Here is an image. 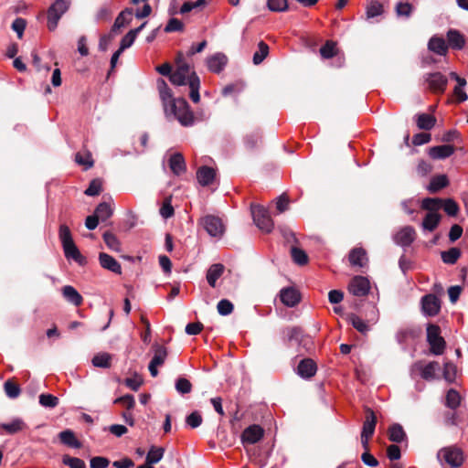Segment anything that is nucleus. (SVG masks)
<instances>
[{
    "label": "nucleus",
    "instance_id": "obj_21",
    "mask_svg": "<svg viewBox=\"0 0 468 468\" xmlns=\"http://www.w3.org/2000/svg\"><path fill=\"white\" fill-rule=\"evenodd\" d=\"M428 49L437 55L446 56L448 53V45L441 37L433 36L428 42Z\"/></svg>",
    "mask_w": 468,
    "mask_h": 468
},
{
    "label": "nucleus",
    "instance_id": "obj_46",
    "mask_svg": "<svg viewBox=\"0 0 468 468\" xmlns=\"http://www.w3.org/2000/svg\"><path fill=\"white\" fill-rule=\"evenodd\" d=\"M167 356V350L165 346H154V355L150 361V363L154 364V366H162L165 358Z\"/></svg>",
    "mask_w": 468,
    "mask_h": 468
},
{
    "label": "nucleus",
    "instance_id": "obj_31",
    "mask_svg": "<svg viewBox=\"0 0 468 468\" xmlns=\"http://www.w3.org/2000/svg\"><path fill=\"white\" fill-rule=\"evenodd\" d=\"M441 219V215L439 212H428L422 221V228L428 231H433L437 229Z\"/></svg>",
    "mask_w": 468,
    "mask_h": 468
},
{
    "label": "nucleus",
    "instance_id": "obj_33",
    "mask_svg": "<svg viewBox=\"0 0 468 468\" xmlns=\"http://www.w3.org/2000/svg\"><path fill=\"white\" fill-rule=\"evenodd\" d=\"M188 85L190 88V93H189L190 99L195 103H197L200 101V95H199L200 80L195 71H192L191 75L189 76V84Z\"/></svg>",
    "mask_w": 468,
    "mask_h": 468
},
{
    "label": "nucleus",
    "instance_id": "obj_54",
    "mask_svg": "<svg viewBox=\"0 0 468 468\" xmlns=\"http://www.w3.org/2000/svg\"><path fill=\"white\" fill-rule=\"evenodd\" d=\"M102 190V181L100 178L92 179L84 194L89 197L99 196Z\"/></svg>",
    "mask_w": 468,
    "mask_h": 468
},
{
    "label": "nucleus",
    "instance_id": "obj_22",
    "mask_svg": "<svg viewBox=\"0 0 468 468\" xmlns=\"http://www.w3.org/2000/svg\"><path fill=\"white\" fill-rule=\"evenodd\" d=\"M133 10L131 7L123 9L116 17L112 27V32H117L122 27L130 25L133 20Z\"/></svg>",
    "mask_w": 468,
    "mask_h": 468
},
{
    "label": "nucleus",
    "instance_id": "obj_3",
    "mask_svg": "<svg viewBox=\"0 0 468 468\" xmlns=\"http://www.w3.org/2000/svg\"><path fill=\"white\" fill-rule=\"evenodd\" d=\"M426 332L430 352L435 356L442 355L446 349V341L441 335V327L435 324H428Z\"/></svg>",
    "mask_w": 468,
    "mask_h": 468
},
{
    "label": "nucleus",
    "instance_id": "obj_25",
    "mask_svg": "<svg viewBox=\"0 0 468 468\" xmlns=\"http://www.w3.org/2000/svg\"><path fill=\"white\" fill-rule=\"evenodd\" d=\"M316 364L311 358L302 359L297 367V373L303 378H309L316 373Z\"/></svg>",
    "mask_w": 468,
    "mask_h": 468
},
{
    "label": "nucleus",
    "instance_id": "obj_39",
    "mask_svg": "<svg viewBox=\"0 0 468 468\" xmlns=\"http://www.w3.org/2000/svg\"><path fill=\"white\" fill-rule=\"evenodd\" d=\"M442 202V198L426 197L421 201V208L428 212H438L441 208Z\"/></svg>",
    "mask_w": 468,
    "mask_h": 468
},
{
    "label": "nucleus",
    "instance_id": "obj_15",
    "mask_svg": "<svg viewBox=\"0 0 468 468\" xmlns=\"http://www.w3.org/2000/svg\"><path fill=\"white\" fill-rule=\"evenodd\" d=\"M365 420L363 422L361 435L373 436L377 425V416L374 410L368 407L365 409Z\"/></svg>",
    "mask_w": 468,
    "mask_h": 468
},
{
    "label": "nucleus",
    "instance_id": "obj_6",
    "mask_svg": "<svg viewBox=\"0 0 468 468\" xmlns=\"http://www.w3.org/2000/svg\"><path fill=\"white\" fill-rule=\"evenodd\" d=\"M251 214L256 226L263 232L270 233L273 229V220L269 211L261 205L251 206Z\"/></svg>",
    "mask_w": 468,
    "mask_h": 468
},
{
    "label": "nucleus",
    "instance_id": "obj_18",
    "mask_svg": "<svg viewBox=\"0 0 468 468\" xmlns=\"http://www.w3.org/2000/svg\"><path fill=\"white\" fill-rule=\"evenodd\" d=\"M228 58L223 53H216L207 58V65L210 71L220 73L227 65Z\"/></svg>",
    "mask_w": 468,
    "mask_h": 468
},
{
    "label": "nucleus",
    "instance_id": "obj_37",
    "mask_svg": "<svg viewBox=\"0 0 468 468\" xmlns=\"http://www.w3.org/2000/svg\"><path fill=\"white\" fill-rule=\"evenodd\" d=\"M462 397L460 393L454 389L451 388L447 391L445 397V406L450 410H456L461 405Z\"/></svg>",
    "mask_w": 468,
    "mask_h": 468
},
{
    "label": "nucleus",
    "instance_id": "obj_48",
    "mask_svg": "<svg viewBox=\"0 0 468 468\" xmlns=\"http://www.w3.org/2000/svg\"><path fill=\"white\" fill-rule=\"evenodd\" d=\"M112 356L108 353H101L93 356L92 365L96 367L109 368Z\"/></svg>",
    "mask_w": 468,
    "mask_h": 468
},
{
    "label": "nucleus",
    "instance_id": "obj_63",
    "mask_svg": "<svg viewBox=\"0 0 468 468\" xmlns=\"http://www.w3.org/2000/svg\"><path fill=\"white\" fill-rule=\"evenodd\" d=\"M444 422L448 426H457L460 419L456 410H450L443 414Z\"/></svg>",
    "mask_w": 468,
    "mask_h": 468
},
{
    "label": "nucleus",
    "instance_id": "obj_4",
    "mask_svg": "<svg viewBox=\"0 0 468 468\" xmlns=\"http://www.w3.org/2000/svg\"><path fill=\"white\" fill-rule=\"evenodd\" d=\"M176 69L172 71L170 75V81L175 85H186L189 84L190 66L185 60L182 52H178L176 58Z\"/></svg>",
    "mask_w": 468,
    "mask_h": 468
},
{
    "label": "nucleus",
    "instance_id": "obj_30",
    "mask_svg": "<svg viewBox=\"0 0 468 468\" xmlns=\"http://www.w3.org/2000/svg\"><path fill=\"white\" fill-rule=\"evenodd\" d=\"M416 124L419 129L430 131L436 124V118L429 113H419L415 115Z\"/></svg>",
    "mask_w": 468,
    "mask_h": 468
},
{
    "label": "nucleus",
    "instance_id": "obj_44",
    "mask_svg": "<svg viewBox=\"0 0 468 468\" xmlns=\"http://www.w3.org/2000/svg\"><path fill=\"white\" fill-rule=\"evenodd\" d=\"M164 453V448L152 446L146 455V463L151 465L157 463L163 458Z\"/></svg>",
    "mask_w": 468,
    "mask_h": 468
},
{
    "label": "nucleus",
    "instance_id": "obj_1",
    "mask_svg": "<svg viewBox=\"0 0 468 468\" xmlns=\"http://www.w3.org/2000/svg\"><path fill=\"white\" fill-rule=\"evenodd\" d=\"M167 117L173 116L183 126H191L195 122V116L186 99L176 98L170 101V103L164 108Z\"/></svg>",
    "mask_w": 468,
    "mask_h": 468
},
{
    "label": "nucleus",
    "instance_id": "obj_38",
    "mask_svg": "<svg viewBox=\"0 0 468 468\" xmlns=\"http://www.w3.org/2000/svg\"><path fill=\"white\" fill-rule=\"evenodd\" d=\"M462 255V251L459 248L452 247L448 250L441 252V258L446 264H455Z\"/></svg>",
    "mask_w": 468,
    "mask_h": 468
},
{
    "label": "nucleus",
    "instance_id": "obj_12",
    "mask_svg": "<svg viewBox=\"0 0 468 468\" xmlns=\"http://www.w3.org/2000/svg\"><path fill=\"white\" fill-rule=\"evenodd\" d=\"M264 435V430L257 424L246 428L241 433V441L243 444H254L260 441Z\"/></svg>",
    "mask_w": 468,
    "mask_h": 468
},
{
    "label": "nucleus",
    "instance_id": "obj_45",
    "mask_svg": "<svg viewBox=\"0 0 468 468\" xmlns=\"http://www.w3.org/2000/svg\"><path fill=\"white\" fill-rule=\"evenodd\" d=\"M102 239L107 247L113 251L121 250V243L117 237L111 231H105L102 235Z\"/></svg>",
    "mask_w": 468,
    "mask_h": 468
},
{
    "label": "nucleus",
    "instance_id": "obj_24",
    "mask_svg": "<svg viewBox=\"0 0 468 468\" xmlns=\"http://www.w3.org/2000/svg\"><path fill=\"white\" fill-rule=\"evenodd\" d=\"M27 429V424L20 418L14 419L9 423H2L0 424V434H3V431L6 434L13 435L18 433Z\"/></svg>",
    "mask_w": 468,
    "mask_h": 468
},
{
    "label": "nucleus",
    "instance_id": "obj_14",
    "mask_svg": "<svg viewBox=\"0 0 468 468\" xmlns=\"http://www.w3.org/2000/svg\"><path fill=\"white\" fill-rule=\"evenodd\" d=\"M448 48L461 50L465 47L466 38L459 30L451 28L446 34Z\"/></svg>",
    "mask_w": 468,
    "mask_h": 468
},
{
    "label": "nucleus",
    "instance_id": "obj_20",
    "mask_svg": "<svg viewBox=\"0 0 468 468\" xmlns=\"http://www.w3.org/2000/svg\"><path fill=\"white\" fill-rule=\"evenodd\" d=\"M348 261L352 266L363 268L367 264L368 261L367 251L360 247L354 248L349 252Z\"/></svg>",
    "mask_w": 468,
    "mask_h": 468
},
{
    "label": "nucleus",
    "instance_id": "obj_43",
    "mask_svg": "<svg viewBox=\"0 0 468 468\" xmlns=\"http://www.w3.org/2000/svg\"><path fill=\"white\" fill-rule=\"evenodd\" d=\"M4 389L6 396L10 399H16L21 393V388L15 382L14 378H9L4 383Z\"/></svg>",
    "mask_w": 468,
    "mask_h": 468
},
{
    "label": "nucleus",
    "instance_id": "obj_28",
    "mask_svg": "<svg viewBox=\"0 0 468 468\" xmlns=\"http://www.w3.org/2000/svg\"><path fill=\"white\" fill-rule=\"evenodd\" d=\"M62 295L66 301L79 307L83 303V297L80 292L71 285H65L61 289Z\"/></svg>",
    "mask_w": 468,
    "mask_h": 468
},
{
    "label": "nucleus",
    "instance_id": "obj_62",
    "mask_svg": "<svg viewBox=\"0 0 468 468\" xmlns=\"http://www.w3.org/2000/svg\"><path fill=\"white\" fill-rule=\"evenodd\" d=\"M413 10V5L408 2H399L396 5V13L399 16L409 17Z\"/></svg>",
    "mask_w": 468,
    "mask_h": 468
},
{
    "label": "nucleus",
    "instance_id": "obj_55",
    "mask_svg": "<svg viewBox=\"0 0 468 468\" xmlns=\"http://www.w3.org/2000/svg\"><path fill=\"white\" fill-rule=\"evenodd\" d=\"M351 324L361 334H366L369 330V326L356 314H351L349 315Z\"/></svg>",
    "mask_w": 468,
    "mask_h": 468
},
{
    "label": "nucleus",
    "instance_id": "obj_34",
    "mask_svg": "<svg viewBox=\"0 0 468 468\" xmlns=\"http://www.w3.org/2000/svg\"><path fill=\"white\" fill-rule=\"evenodd\" d=\"M157 88L164 108L170 103V101H175L176 99L173 98L171 90L163 79H159L157 80Z\"/></svg>",
    "mask_w": 468,
    "mask_h": 468
},
{
    "label": "nucleus",
    "instance_id": "obj_2",
    "mask_svg": "<svg viewBox=\"0 0 468 468\" xmlns=\"http://www.w3.org/2000/svg\"><path fill=\"white\" fill-rule=\"evenodd\" d=\"M437 459L443 468H459L465 461L463 451L457 445L440 449L437 453Z\"/></svg>",
    "mask_w": 468,
    "mask_h": 468
},
{
    "label": "nucleus",
    "instance_id": "obj_56",
    "mask_svg": "<svg viewBox=\"0 0 468 468\" xmlns=\"http://www.w3.org/2000/svg\"><path fill=\"white\" fill-rule=\"evenodd\" d=\"M58 238L61 245L74 242L69 228L66 224H61L58 229Z\"/></svg>",
    "mask_w": 468,
    "mask_h": 468
},
{
    "label": "nucleus",
    "instance_id": "obj_27",
    "mask_svg": "<svg viewBox=\"0 0 468 468\" xmlns=\"http://www.w3.org/2000/svg\"><path fill=\"white\" fill-rule=\"evenodd\" d=\"M288 344L301 345L306 338L303 330L299 326L287 327L283 329Z\"/></svg>",
    "mask_w": 468,
    "mask_h": 468
},
{
    "label": "nucleus",
    "instance_id": "obj_49",
    "mask_svg": "<svg viewBox=\"0 0 468 468\" xmlns=\"http://www.w3.org/2000/svg\"><path fill=\"white\" fill-rule=\"evenodd\" d=\"M441 207L450 217H456L460 211L458 203L452 198L443 199Z\"/></svg>",
    "mask_w": 468,
    "mask_h": 468
},
{
    "label": "nucleus",
    "instance_id": "obj_10",
    "mask_svg": "<svg viewBox=\"0 0 468 468\" xmlns=\"http://www.w3.org/2000/svg\"><path fill=\"white\" fill-rule=\"evenodd\" d=\"M425 80L429 84V88L436 93H443L446 90L448 80L441 72L428 73L425 76Z\"/></svg>",
    "mask_w": 468,
    "mask_h": 468
},
{
    "label": "nucleus",
    "instance_id": "obj_23",
    "mask_svg": "<svg viewBox=\"0 0 468 468\" xmlns=\"http://www.w3.org/2000/svg\"><path fill=\"white\" fill-rule=\"evenodd\" d=\"M215 177L216 171L212 167L203 165L197 171V179L198 183L203 186L211 185Z\"/></svg>",
    "mask_w": 468,
    "mask_h": 468
},
{
    "label": "nucleus",
    "instance_id": "obj_8",
    "mask_svg": "<svg viewBox=\"0 0 468 468\" xmlns=\"http://www.w3.org/2000/svg\"><path fill=\"white\" fill-rule=\"evenodd\" d=\"M370 290V283L367 278L363 276H355L348 284V291L355 296L362 297L367 295Z\"/></svg>",
    "mask_w": 468,
    "mask_h": 468
},
{
    "label": "nucleus",
    "instance_id": "obj_9",
    "mask_svg": "<svg viewBox=\"0 0 468 468\" xmlns=\"http://www.w3.org/2000/svg\"><path fill=\"white\" fill-rule=\"evenodd\" d=\"M421 310L427 316H435L440 313L441 301L433 293H429L421 298Z\"/></svg>",
    "mask_w": 468,
    "mask_h": 468
},
{
    "label": "nucleus",
    "instance_id": "obj_57",
    "mask_svg": "<svg viewBox=\"0 0 468 468\" xmlns=\"http://www.w3.org/2000/svg\"><path fill=\"white\" fill-rule=\"evenodd\" d=\"M62 463L63 464L69 466V468H86V464L83 460L77 457H71L68 454L63 456Z\"/></svg>",
    "mask_w": 468,
    "mask_h": 468
},
{
    "label": "nucleus",
    "instance_id": "obj_32",
    "mask_svg": "<svg viewBox=\"0 0 468 468\" xmlns=\"http://www.w3.org/2000/svg\"><path fill=\"white\" fill-rule=\"evenodd\" d=\"M420 370V376L425 380H432L435 378V372L440 368L437 361L429 362L426 366L422 367L420 363L415 365Z\"/></svg>",
    "mask_w": 468,
    "mask_h": 468
},
{
    "label": "nucleus",
    "instance_id": "obj_7",
    "mask_svg": "<svg viewBox=\"0 0 468 468\" xmlns=\"http://www.w3.org/2000/svg\"><path fill=\"white\" fill-rule=\"evenodd\" d=\"M201 224L206 231L212 237L220 238L224 234L225 227L220 218L207 215L201 218Z\"/></svg>",
    "mask_w": 468,
    "mask_h": 468
},
{
    "label": "nucleus",
    "instance_id": "obj_26",
    "mask_svg": "<svg viewBox=\"0 0 468 468\" xmlns=\"http://www.w3.org/2000/svg\"><path fill=\"white\" fill-rule=\"evenodd\" d=\"M169 167L176 176H180L186 170L185 158L181 153H175L169 158Z\"/></svg>",
    "mask_w": 468,
    "mask_h": 468
},
{
    "label": "nucleus",
    "instance_id": "obj_42",
    "mask_svg": "<svg viewBox=\"0 0 468 468\" xmlns=\"http://www.w3.org/2000/svg\"><path fill=\"white\" fill-rule=\"evenodd\" d=\"M94 214L98 215L100 220L105 221L112 216L113 210L109 203L101 202L96 207Z\"/></svg>",
    "mask_w": 468,
    "mask_h": 468
},
{
    "label": "nucleus",
    "instance_id": "obj_40",
    "mask_svg": "<svg viewBox=\"0 0 468 468\" xmlns=\"http://www.w3.org/2000/svg\"><path fill=\"white\" fill-rule=\"evenodd\" d=\"M337 53L338 49L336 48V42L333 40H326L320 48V55L325 59L334 58Z\"/></svg>",
    "mask_w": 468,
    "mask_h": 468
},
{
    "label": "nucleus",
    "instance_id": "obj_16",
    "mask_svg": "<svg viewBox=\"0 0 468 468\" xmlns=\"http://www.w3.org/2000/svg\"><path fill=\"white\" fill-rule=\"evenodd\" d=\"M280 298L282 303L288 306V307H293L296 304L299 303L301 300L300 292L292 287L284 288L280 292Z\"/></svg>",
    "mask_w": 468,
    "mask_h": 468
},
{
    "label": "nucleus",
    "instance_id": "obj_35",
    "mask_svg": "<svg viewBox=\"0 0 468 468\" xmlns=\"http://www.w3.org/2000/svg\"><path fill=\"white\" fill-rule=\"evenodd\" d=\"M224 266L220 263L212 264L207 272V281L211 287L216 286L217 280L223 274Z\"/></svg>",
    "mask_w": 468,
    "mask_h": 468
},
{
    "label": "nucleus",
    "instance_id": "obj_13",
    "mask_svg": "<svg viewBox=\"0 0 468 468\" xmlns=\"http://www.w3.org/2000/svg\"><path fill=\"white\" fill-rule=\"evenodd\" d=\"M456 148L452 144H441L429 148V156L433 160H443L454 154Z\"/></svg>",
    "mask_w": 468,
    "mask_h": 468
},
{
    "label": "nucleus",
    "instance_id": "obj_64",
    "mask_svg": "<svg viewBox=\"0 0 468 468\" xmlns=\"http://www.w3.org/2000/svg\"><path fill=\"white\" fill-rule=\"evenodd\" d=\"M110 464V460L106 457L96 456L90 459V468H106Z\"/></svg>",
    "mask_w": 468,
    "mask_h": 468
},
{
    "label": "nucleus",
    "instance_id": "obj_17",
    "mask_svg": "<svg viewBox=\"0 0 468 468\" xmlns=\"http://www.w3.org/2000/svg\"><path fill=\"white\" fill-rule=\"evenodd\" d=\"M65 257L68 260H73L79 265L84 266L87 264V259L80 253L75 242L65 244L62 246Z\"/></svg>",
    "mask_w": 468,
    "mask_h": 468
},
{
    "label": "nucleus",
    "instance_id": "obj_59",
    "mask_svg": "<svg viewBox=\"0 0 468 468\" xmlns=\"http://www.w3.org/2000/svg\"><path fill=\"white\" fill-rule=\"evenodd\" d=\"M268 7L273 12H282L289 8L287 0H268Z\"/></svg>",
    "mask_w": 468,
    "mask_h": 468
},
{
    "label": "nucleus",
    "instance_id": "obj_47",
    "mask_svg": "<svg viewBox=\"0 0 468 468\" xmlns=\"http://www.w3.org/2000/svg\"><path fill=\"white\" fill-rule=\"evenodd\" d=\"M269 54V46L264 42L261 41L258 44V50L253 55V63L255 65L261 64Z\"/></svg>",
    "mask_w": 468,
    "mask_h": 468
},
{
    "label": "nucleus",
    "instance_id": "obj_61",
    "mask_svg": "<svg viewBox=\"0 0 468 468\" xmlns=\"http://www.w3.org/2000/svg\"><path fill=\"white\" fill-rule=\"evenodd\" d=\"M202 421L203 418L198 411H193L186 418V424L192 429L199 427Z\"/></svg>",
    "mask_w": 468,
    "mask_h": 468
},
{
    "label": "nucleus",
    "instance_id": "obj_51",
    "mask_svg": "<svg viewBox=\"0 0 468 468\" xmlns=\"http://www.w3.org/2000/svg\"><path fill=\"white\" fill-rule=\"evenodd\" d=\"M175 388L179 394L186 395L192 391L193 386L187 378L180 377L176 380Z\"/></svg>",
    "mask_w": 468,
    "mask_h": 468
},
{
    "label": "nucleus",
    "instance_id": "obj_36",
    "mask_svg": "<svg viewBox=\"0 0 468 468\" xmlns=\"http://www.w3.org/2000/svg\"><path fill=\"white\" fill-rule=\"evenodd\" d=\"M406 432L400 424L395 423L388 428L389 441L396 443H400L406 439Z\"/></svg>",
    "mask_w": 468,
    "mask_h": 468
},
{
    "label": "nucleus",
    "instance_id": "obj_60",
    "mask_svg": "<svg viewBox=\"0 0 468 468\" xmlns=\"http://www.w3.org/2000/svg\"><path fill=\"white\" fill-rule=\"evenodd\" d=\"M383 13V5L378 1H372L367 8V16L368 18L380 16Z\"/></svg>",
    "mask_w": 468,
    "mask_h": 468
},
{
    "label": "nucleus",
    "instance_id": "obj_53",
    "mask_svg": "<svg viewBox=\"0 0 468 468\" xmlns=\"http://www.w3.org/2000/svg\"><path fill=\"white\" fill-rule=\"evenodd\" d=\"M39 404L45 408L53 409L58 405V398L49 393H42L39 396Z\"/></svg>",
    "mask_w": 468,
    "mask_h": 468
},
{
    "label": "nucleus",
    "instance_id": "obj_58",
    "mask_svg": "<svg viewBox=\"0 0 468 468\" xmlns=\"http://www.w3.org/2000/svg\"><path fill=\"white\" fill-rule=\"evenodd\" d=\"M217 309L220 315L225 316L230 314L233 312L234 305L230 301L222 299L218 303Z\"/></svg>",
    "mask_w": 468,
    "mask_h": 468
},
{
    "label": "nucleus",
    "instance_id": "obj_11",
    "mask_svg": "<svg viewBox=\"0 0 468 468\" xmlns=\"http://www.w3.org/2000/svg\"><path fill=\"white\" fill-rule=\"evenodd\" d=\"M416 230L411 226H405L400 229L393 237L394 242L401 247H409L415 240Z\"/></svg>",
    "mask_w": 468,
    "mask_h": 468
},
{
    "label": "nucleus",
    "instance_id": "obj_19",
    "mask_svg": "<svg viewBox=\"0 0 468 468\" xmlns=\"http://www.w3.org/2000/svg\"><path fill=\"white\" fill-rule=\"evenodd\" d=\"M100 265L108 271H111L116 274L122 273L121 264L111 255L105 252L99 253Z\"/></svg>",
    "mask_w": 468,
    "mask_h": 468
},
{
    "label": "nucleus",
    "instance_id": "obj_41",
    "mask_svg": "<svg viewBox=\"0 0 468 468\" xmlns=\"http://www.w3.org/2000/svg\"><path fill=\"white\" fill-rule=\"evenodd\" d=\"M60 441L69 447L80 448V442L77 440L74 432L70 430H66L58 434Z\"/></svg>",
    "mask_w": 468,
    "mask_h": 468
},
{
    "label": "nucleus",
    "instance_id": "obj_52",
    "mask_svg": "<svg viewBox=\"0 0 468 468\" xmlns=\"http://www.w3.org/2000/svg\"><path fill=\"white\" fill-rule=\"evenodd\" d=\"M291 256L295 263L298 265H305L308 262V256L306 252L297 247H292L291 249Z\"/></svg>",
    "mask_w": 468,
    "mask_h": 468
},
{
    "label": "nucleus",
    "instance_id": "obj_50",
    "mask_svg": "<svg viewBox=\"0 0 468 468\" xmlns=\"http://www.w3.org/2000/svg\"><path fill=\"white\" fill-rule=\"evenodd\" d=\"M457 375V367L451 361H447L444 363L443 367V378L449 382L452 383L455 381Z\"/></svg>",
    "mask_w": 468,
    "mask_h": 468
},
{
    "label": "nucleus",
    "instance_id": "obj_29",
    "mask_svg": "<svg viewBox=\"0 0 468 468\" xmlns=\"http://www.w3.org/2000/svg\"><path fill=\"white\" fill-rule=\"evenodd\" d=\"M449 179L446 175H437L431 177L427 190L431 194H436L449 186Z\"/></svg>",
    "mask_w": 468,
    "mask_h": 468
},
{
    "label": "nucleus",
    "instance_id": "obj_5",
    "mask_svg": "<svg viewBox=\"0 0 468 468\" xmlns=\"http://www.w3.org/2000/svg\"><path fill=\"white\" fill-rule=\"evenodd\" d=\"M71 0H56L48 9V28L54 31L61 16L69 10Z\"/></svg>",
    "mask_w": 468,
    "mask_h": 468
}]
</instances>
